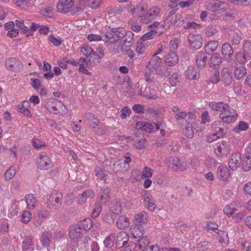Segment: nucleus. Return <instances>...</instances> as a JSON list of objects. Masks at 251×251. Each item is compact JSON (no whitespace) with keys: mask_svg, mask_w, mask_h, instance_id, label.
Returning <instances> with one entry per match:
<instances>
[{"mask_svg":"<svg viewBox=\"0 0 251 251\" xmlns=\"http://www.w3.org/2000/svg\"><path fill=\"white\" fill-rule=\"evenodd\" d=\"M148 5L145 2H140L136 5H131L128 7V11L134 18H140L142 22V18L146 13L148 10Z\"/></svg>","mask_w":251,"mask_h":251,"instance_id":"f03ea898","label":"nucleus"},{"mask_svg":"<svg viewBox=\"0 0 251 251\" xmlns=\"http://www.w3.org/2000/svg\"><path fill=\"white\" fill-rule=\"evenodd\" d=\"M148 215L147 212L142 211L136 214L134 216L135 224L142 226L147 223Z\"/></svg>","mask_w":251,"mask_h":251,"instance_id":"5701e85b","label":"nucleus"},{"mask_svg":"<svg viewBox=\"0 0 251 251\" xmlns=\"http://www.w3.org/2000/svg\"><path fill=\"white\" fill-rule=\"evenodd\" d=\"M208 106L213 111H219L220 113H224L229 106L227 103L223 102H211Z\"/></svg>","mask_w":251,"mask_h":251,"instance_id":"4be33fe9","label":"nucleus"},{"mask_svg":"<svg viewBox=\"0 0 251 251\" xmlns=\"http://www.w3.org/2000/svg\"><path fill=\"white\" fill-rule=\"evenodd\" d=\"M222 62V57L218 53H215L211 55L210 60V66L211 67L219 66Z\"/></svg>","mask_w":251,"mask_h":251,"instance_id":"4c0bfd02","label":"nucleus"},{"mask_svg":"<svg viewBox=\"0 0 251 251\" xmlns=\"http://www.w3.org/2000/svg\"><path fill=\"white\" fill-rule=\"evenodd\" d=\"M109 193L110 190L107 187L101 189L99 193V197L101 203L103 204L106 203L109 199Z\"/></svg>","mask_w":251,"mask_h":251,"instance_id":"72a5a7b5","label":"nucleus"},{"mask_svg":"<svg viewBox=\"0 0 251 251\" xmlns=\"http://www.w3.org/2000/svg\"><path fill=\"white\" fill-rule=\"evenodd\" d=\"M5 66L7 69L13 71H19L22 69L23 64L22 62L16 58L12 57L5 61Z\"/></svg>","mask_w":251,"mask_h":251,"instance_id":"ddd939ff","label":"nucleus"},{"mask_svg":"<svg viewBox=\"0 0 251 251\" xmlns=\"http://www.w3.org/2000/svg\"><path fill=\"white\" fill-rule=\"evenodd\" d=\"M179 81V75L176 73H173L169 78L170 84L172 86H175Z\"/></svg>","mask_w":251,"mask_h":251,"instance_id":"3c124183","label":"nucleus"},{"mask_svg":"<svg viewBox=\"0 0 251 251\" xmlns=\"http://www.w3.org/2000/svg\"><path fill=\"white\" fill-rule=\"evenodd\" d=\"M232 72L227 67L223 68L221 72V79L225 86H229L232 81Z\"/></svg>","mask_w":251,"mask_h":251,"instance_id":"4468645a","label":"nucleus"},{"mask_svg":"<svg viewBox=\"0 0 251 251\" xmlns=\"http://www.w3.org/2000/svg\"><path fill=\"white\" fill-rule=\"evenodd\" d=\"M237 115L236 110L229 106L224 113H220L219 117L224 123H230L237 119Z\"/></svg>","mask_w":251,"mask_h":251,"instance_id":"423d86ee","label":"nucleus"},{"mask_svg":"<svg viewBox=\"0 0 251 251\" xmlns=\"http://www.w3.org/2000/svg\"><path fill=\"white\" fill-rule=\"evenodd\" d=\"M129 231L131 236L134 239H136L143 236L144 232V228L142 226L135 225L130 227Z\"/></svg>","mask_w":251,"mask_h":251,"instance_id":"393cba45","label":"nucleus"},{"mask_svg":"<svg viewBox=\"0 0 251 251\" xmlns=\"http://www.w3.org/2000/svg\"><path fill=\"white\" fill-rule=\"evenodd\" d=\"M115 240V236L113 234L110 235L107 237L103 241L105 247L110 248L113 246L114 241Z\"/></svg>","mask_w":251,"mask_h":251,"instance_id":"13d9d810","label":"nucleus"},{"mask_svg":"<svg viewBox=\"0 0 251 251\" xmlns=\"http://www.w3.org/2000/svg\"><path fill=\"white\" fill-rule=\"evenodd\" d=\"M15 25L17 27L21 29V32L24 33L28 30V27L24 25V21L23 20H16Z\"/></svg>","mask_w":251,"mask_h":251,"instance_id":"4d7b16f0","label":"nucleus"},{"mask_svg":"<svg viewBox=\"0 0 251 251\" xmlns=\"http://www.w3.org/2000/svg\"><path fill=\"white\" fill-rule=\"evenodd\" d=\"M22 249L24 251L33 250V243L31 237L27 236L25 238L22 243Z\"/></svg>","mask_w":251,"mask_h":251,"instance_id":"473e14b6","label":"nucleus"},{"mask_svg":"<svg viewBox=\"0 0 251 251\" xmlns=\"http://www.w3.org/2000/svg\"><path fill=\"white\" fill-rule=\"evenodd\" d=\"M241 161V154L236 152L230 156L228 161V166L232 170H235L240 166Z\"/></svg>","mask_w":251,"mask_h":251,"instance_id":"dca6fc26","label":"nucleus"},{"mask_svg":"<svg viewBox=\"0 0 251 251\" xmlns=\"http://www.w3.org/2000/svg\"><path fill=\"white\" fill-rule=\"evenodd\" d=\"M216 175L222 180H227L230 177V172L226 166L220 165L217 168Z\"/></svg>","mask_w":251,"mask_h":251,"instance_id":"6ab92c4d","label":"nucleus"},{"mask_svg":"<svg viewBox=\"0 0 251 251\" xmlns=\"http://www.w3.org/2000/svg\"><path fill=\"white\" fill-rule=\"evenodd\" d=\"M159 123L160 122H137L136 128L139 129H141L146 132H153L157 131L159 129Z\"/></svg>","mask_w":251,"mask_h":251,"instance_id":"1a4fd4ad","label":"nucleus"},{"mask_svg":"<svg viewBox=\"0 0 251 251\" xmlns=\"http://www.w3.org/2000/svg\"><path fill=\"white\" fill-rule=\"evenodd\" d=\"M176 14L174 12L173 10L170 11L169 13L168 17L164 21L163 26L164 28H168L171 24L176 21Z\"/></svg>","mask_w":251,"mask_h":251,"instance_id":"c9c22d12","label":"nucleus"},{"mask_svg":"<svg viewBox=\"0 0 251 251\" xmlns=\"http://www.w3.org/2000/svg\"><path fill=\"white\" fill-rule=\"evenodd\" d=\"M62 194L55 190L49 196L48 205L53 207L55 209L58 208L62 205Z\"/></svg>","mask_w":251,"mask_h":251,"instance_id":"0eeeda50","label":"nucleus"},{"mask_svg":"<svg viewBox=\"0 0 251 251\" xmlns=\"http://www.w3.org/2000/svg\"><path fill=\"white\" fill-rule=\"evenodd\" d=\"M16 174V167L14 166H11L4 174L5 179L6 180L11 179Z\"/></svg>","mask_w":251,"mask_h":251,"instance_id":"8fccbe9b","label":"nucleus"},{"mask_svg":"<svg viewBox=\"0 0 251 251\" xmlns=\"http://www.w3.org/2000/svg\"><path fill=\"white\" fill-rule=\"evenodd\" d=\"M63 105V103L56 100H50L46 104L45 107L49 111L57 113L59 110V108Z\"/></svg>","mask_w":251,"mask_h":251,"instance_id":"aec40b11","label":"nucleus"},{"mask_svg":"<svg viewBox=\"0 0 251 251\" xmlns=\"http://www.w3.org/2000/svg\"><path fill=\"white\" fill-rule=\"evenodd\" d=\"M153 170L148 167H145L143 168L142 172V177L148 178L151 177L152 176Z\"/></svg>","mask_w":251,"mask_h":251,"instance_id":"bf43d9fd","label":"nucleus"},{"mask_svg":"<svg viewBox=\"0 0 251 251\" xmlns=\"http://www.w3.org/2000/svg\"><path fill=\"white\" fill-rule=\"evenodd\" d=\"M31 218V213L27 211H24L22 215V221L23 223H28Z\"/></svg>","mask_w":251,"mask_h":251,"instance_id":"774afa93","label":"nucleus"},{"mask_svg":"<svg viewBox=\"0 0 251 251\" xmlns=\"http://www.w3.org/2000/svg\"><path fill=\"white\" fill-rule=\"evenodd\" d=\"M188 163L185 159L173 157L170 158L167 165L174 171H184L187 168Z\"/></svg>","mask_w":251,"mask_h":251,"instance_id":"7ed1b4c3","label":"nucleus"},{"mask_svg":"<svg viewBox=\"0 0 251 251\" xmlns=\"http://www.w3.org/2000/svg\"><path fill=\"white\" fill-rule=\"evenodd\" d=\"M185 77L189 79H196L198 78L197 71L192 66H189L184 73Z\"/></svg>","mask_w":251,"mask_h":251,"instance_id":"e433bc0d","label":"nucleus"},{"mask_svg":"<svg viewBox=\"0 0 251 251\" xmlns=\"http://www.w3.org/2000/svg\"><path fill=\"white\" fill-rule=\"evenodd\" d=\"M13 3L22 9L26 10L31 6V0H12Z\"/></svg>","mask_w":251,"mask_h":251,"instance_id":"f704fd0d","label":"nucleus"},{"mask_svg":"<svg viewBox=\"0 0 251 251\" xmlns=\"http://www.w3.org/2000/svg\"><path fill=\"white\" fill-rule=\"evenodd\" d=\"M179 40L177 39H174L171 40L169 44V49L171 52H175L178 47Z\"/></svg>","mask_w":251,"mask_h":251,"instance_id":"e2e57ef3","label":"nucleus"},{"mask_svg":"<svg viewBox=\"0 0 251 251\" xmlns=\"http://www.w3.org/2000/svg\"><path fill=\"white\" fill-rule=\"evenodd\" d=\"M246 74V69L244 66L236 67L234 72V77L237 80L242 78Z\"/></svg>","mask_w":251,"mask_h":251,"instance_id":"a19ab883","label":"nucleus"},{"mask_svg":"<svg viewBox=\"0 0 251 251\" xmlns=\"http://www.w3.org/2000/svg\"><path fill=\"white\" fill-rule=\"evenodd\" d=\"M109 210L113 212L116 215H119L121 212L120 202L118 201H113Z\"/></svg>","mask_w":251,"mask_h":251,"instance_id":"c03bdc74","label":"nucleus"},{"mask_svg":"<svg viewBox=\"0 0 251 251\" xmlns=\"http://www.w3.org/2000/svg\"><path fill=\"white\" fill-rule=\"evenodd\" d=\"M164 60L168 66H174L178 62V57L175 52H171L164 56Z\"/></svg>","mask_w":251,"mask_h":251,"instance_id":"412c9836","label":"nucleus"},{"mask_svg":"<svg viewBox=\"0 0 251 251\" xmlns=\"http://www.w3.org/2000/svg\"><path fill=\"white\" fill-rule=\"evenodd\" d=\"M233 52V49L230 44L225 43L223 45L221 53L225 59H229L232 56Z\"/></svg>","mask_w":251,"mask_h":251,"instance_id":"bb28decb","label":"nucleus"},{"mask_svg":"<svg viewBox=\"0 0 251 251\" xmlns=\"http://www.w3.org/2000/svg\"><path fill=\"white\" fill-rule=\"evenodd\" d=\"M150 69L154 71L155 73L164 77H168L171 75L167 67L163 64L162 59L158 56L152 55L149 62Z\"/></svg>","mask_w":251,"mask_h":251,"instance_id":"f257e3e1","label":"nucleus"},{"mask_svg":"<svg viewBox=\"0 0 251 251\" xmlns=\"http://www.w3.org/2000/svg\"><path fill=\"white\" fill-rule=\"evenodd\" d=\"M216 233L219 236V242L225 243L228 241V237L226 232L223 230H218Z\"/></svg>","mask_w":251,"mask_h":251,"instance_id":"5fc2aeb1","label":"nucleus"},{"mask_svg":"<svg viewBox=\"0 0 251 251\" xmlns=\"http://www.w3.org/2000/svg\"><path fill=\"white\" fill-rule=\"evenodd\" d=\"M212 127L214 133L220 138L224 137L227 131L226 126L222 121L214 122L212 124Z\"/></svg>","mask_w":251,"mask_h":251,"instance_id":"2eb2a0df","label":"nucleus"},{"mask_svg":"<svg viewBox=\"0 0 251 251\" xmlns=\"http://www.w3.org/2000/svg\"><path fill=\"white\" fill-rule=\"evenodd\" d=\"M116 224L119 229H125L129 226V220L125 216H121L119 217Z\"/></svg>","mask_w":251,"mask_h":251,"instance_id":"7c9ffc66","label":"nucleus"},{"mask_svg":"<svg viewBox=\"0 0 251 251\" xmlns=\"http://www.w3.org/2000/svg\"><path fill=\"white\" fill-rule=\"evenodd\" d=\"M235 58L237 61H238L241 64H245L247 60V55L242 52L236 54Z\"/></svg>","mask_w":251,"mask_h":251,"instance_id":"6e6d98bb","label":"nucleus"},{"mask_svg":"<svg viewBox=\"0 0 251 251\" xmlns=\"http://www.w3.org/2000/svg\"><path fill=\"white\" fill-rule=\"evenodd\" d=\"M156 34L157 32L156 31L151 30L143 35L141 37V39L143 41H145L148 39H152L154 36V35Z\"/></svg>","mask_w":251,"mask_h":251,"instance_id":"338daca9","label":"nucleus"},{"mask_svg":"<svg viewBox=\"0 0 251 251\" xmlns=\"http://www.w3.org/2000/svg\"><path fill=\"white\" fill-rule=\"evenodd\" d=\"M75 4L74 0H59L57 4V9L59 12L66 14L70 11Z\"/></svg>","mask_w":251,"mask_h":251,"instance_id":"f8f14e48","label":"nucleus"},{"mask_svg":"<svg viewBox=\"0 0 251 251\" xmlns=\"http://www.w3.org/2000/svg\"><path fill=\"white\" fill-rule=\"evenodd\" d=\"M188 41L191 49L193 50L200 49L202 45V38L199 34H189Z\"/></svg>","mask_w":251,"mask_h":251,"instance_id":"6e6552de","label":"nucleus"},{"mask_svg":"<svg viewBox=\"0 0 251 251\" xmlns=\"http://www.w3.org/2000/svg\"><path fill=\"white\" fill-rule=\"evenodd\" d=\"M95 196V193L91 190H87L83 193L79 194L77 197L78 202L82 204L86 202L88 199H92Z\"/></svg>","mask_w":251,"mask_h":251,"instance_id":"a878e982","label":"nucleus"},{"mask_svg":"<svg viewBox=\"0 0 251 251\" xmlns=\"http://www.w3.org/2000/svg\"><path fill=\"white\" fill-rule=\"evenodd\" d=\"M82 229L79 225L75 224L69 227V235L73 240H75L80 237Z\"/></svg>","mask_w":251,"mask_h":251,"instance_id":"a211bd4d","label":"nucleus"},{"mask_svg":"<svg viewBox=\"0 0 251 251\" xmlns=\"http://www.w3.org/2000/svg\"><path fill=\"white\" fill-rule=\"evenodd\" d=\"M92 221L91 219L87 218L81 221L77 225H79L82 229L85 230H88L90 229L92 225Z\"/></svg>","mask_w":251,"mask_h":251,"instance_id":"a18cd8bd","label":"nucleus"},{"mask_svg":"<svg viewBox=\"0 0 251 251\" xmlns=\"http://www.w3.org/2000/svg\"><path fill=\"white\" fill-rule=\"evenodd\" d=\"M27 208L28 209H33L37 205V201L32 194L27 195L25 197Z\"/></svg>","mask_w":251,"mask_h":251,"instance_id":"cd10ccee","label":"nucleus"},{"mask_svg":"<svg viewBox=\"0 0 251 251\" xmlns=\"http://www.w3.org/2000/svg\"><path fill=\"white\" fill-rule=\"evenodd\" d=\"M249 128V125L247 123L240 121L238 125H237L234 128L233 131L236 133H240L241 131H245Z\"/></svg>","mask_w":251,"mask_h":251,"instance_id":"49530a36","label":"nucleus"},{"mask_svg":"<svg viewBox=\"0 0 251 251\" xmlns=\"http://www.w3.org/2000/svg\"><path fill=\"white\" fill-rule=\"evenodd\" d=\"M77 247V241L72 240L63 249L62 251H76Z\"/></svg>","mask_w":251,"mask_h":251,"instance_id":"09e8293b","label":"nucleus"},{"mask_svg":"<svg viewBox=\"0 0 251 251\" xmlns=\"http://www.w3.org/2000/svg\"><path fill=\"white\" fill-rule=\"evenodd\" d=\"M129 239L127 233L125 231L120 232L117 237L116 246L118 248H121L126 245Z\"/></svg>","mask_w":251,"mask_h":251,"instance_id":"b1692460","label":"nucleus"},{"mask_svg":"<svg viewBox=\"0 0 251 251\" xmlns=\"http://www.w3.org/2000/svg\"><path fill=\"white\" fill-rule=\"evenodd\" d=\"M161 9L156 5H154L146 11L145 16L142 18V23L148 24L152 20L155 19L160 14Z\"/></svg>","mask_w":251,"mask_h":251,"instance_id":"39448f33","label":"nucleus"},{"mask_svg":"<svg viewBox=\"0 0 251 251\" xmlns=\"http://www.w3.org/2000/svg\"><path fill=\"white\" fill-rule=\"evenodd\" d=\"M116 215L110 210L104 212L102 214V219L103 221L109 224H113Z\"/></svg>","mask_w":251,"mask_h":251,"instance_id":"2f4dec72","label":"nucleus"},{"mask_svg":"<svg viewBox=\"0 0 251 251\" xmlns=\"http://www.w3.org/2000/svg\"><path fill=\"white\" fill-rule=\"evenodd\" d=\"M229 6V5L227 2L219 0L212 1L206 4L207 9L211 11H216L219 10L225 11L228 9Z\"/></svg>","mask_w":251,"mask_h":251,"instance_id":"9d476101","label":"nucleus"},{"mask_svg":"<svg viewBox=\"0 0 251 251\" xmlns=\"http://www.w3.org/2000/svg\"><path fill=\"white\" fill-rule=\"evenodd\" d=\"M219 44L218 41H210L205 46V50L208 53L214 52L216 50Z\"/></svg>","mask_w":251,"mask_h":251,"instance_id":"ea45409f","label":"nucleus"},{"mask_svg":"<svg viewBox=\"0 0 251 251\" xmlns=\"http://www.w3.org/2000/svg\"><path fill=\"white\" fill-rule=\"evenodd\" d=\"M101 211V206L99 203H96L95 207L93 209L92 214V217L93 218H97L100 215V213Z\"/></svg>","mask_w":251,"mask_h":251,"instance_id":"0e129e2a","label":"nucleus"},{"mask_svg":"<svg viewBox=\"0 0 251 251\" xmlns=\"http://www.w3.org/2000/svg\"><path fill=\"white\" fill-rule=\"evenodd\" d=\"M95 173L96 176L100 179L106 181V176L107 174L100 167H96L95 169Z\"/></svg>","mask_w":251,"mask_h":251,"instance_id":"603ef678","label":"nucleus"},{"mask_svg":"<svg viewBox=\"0 0 251 251\" xmlns=\"http://www.w3.org/2000/svg\"><path fill=\"white\" fill-rule=\"evenodd\" d=\"M150 243L149 239L147 236H141L138 239V245L140 248H145Z\"/></svg>","mask_w":251,"mask_h":251,"instance_id":"052dcab7","label":"nucleus"},{"mask_svg":"<svg viewBox=\"0 0 251 251\" xmlns=\"http://www.w3.org/2000/svg\"><path fill=\"white\" fill-rule=\"evenodd\" d=\"M242 167L246 172L251 169V154L248 155L245 157L242 162Z\"/></svg>","mask_w":251,"mask_h":251,"instance_id":"37998d69","label":"nucleus"},{"mask_svg":"<svg viewBox=\"0 0 251 251\" xmlns=\"http://www.w3.org/2000/svg\"><path fill=\"white\" fill-rule=\"evenodd\" d=\"M206 60L207 57L204 52H199L196 56V63L200 69H202L205 66Z\"/></svg>","mask_w":251,"mask_h":251,"instance_id":"c85d7f7f","label":"nucleus"},{"mask_svg":"<svg viewBox=\"0 0 251 251\" xmlns=\"http://www.w3.org/2000/svg\"><path fill=\"white\" fill-rule=\"evenodd\" d=\"M41 243L43 247L46 248L49 251V248L53 244V237L51 232L44 231L41 237Z\"/></svg>","mask_w":251,"mask_h":251,"instance_id":"f3484780","label":"nucleus"},{"mask_svg":"<svg viewBox=\"0 0 251 251\" xmlns=\"http://www.w3.org/2000/svg\"><path fill=\"white\" fill-rule=\"evenodd\" d=\"M229 2L236 5L243 6H251V0H229Z\"/></svg>","mask_w":251,"mask_h":251,"instance_id":"864d4df0","label":"nucleus"},{"mask_svg":"<svg viewBox=\"0 0 251 251\" xmlns=\"http://www.w3.org/2000/svg\"><path fill=\"white\" fill-rule=\"evenodd\" d=\"M38 168L41 170H47L52 168L53 162L45 153L40 154L36 161Z\"/></svg>","mask_w":251,"mask_h":251,"instance_id":"20e7f679","label":"nucleus"},{"mask_svg":"<svg viewBox=\"0 0 251 251\" xmlns=\"http://www.w3.org/2000/svg\"><path fill=\"white\" fill-rule=\"evenodd\" d=\"M235 203H231L224 207V212L228 217H234L235 212L238 210V209L235 207Z\"/></svg>","mask_w":251,"mask_h":251,"instance_id":"c756f323","label":"nucleus"},{"mask_svg":"<svg viewBox=\"0 0 251 251\" xmlns=\"http://www.w3.org/2000/svg\"><path fill=\"white\" fill-rule=\"evenodd\" d=\"M122 162H120V161L113 160L111 162L110 168L112 171L114 172H118L121 171L122 168Z\"/></svg>","mask_w":251,"mask_h":251,"instance_id":"de8ad7c7","label":"nucleus"},{"mask_svg":"<svg viewBox=\"0 0 251 251\" xmlns=\"http://www.w3.org/2000/svg\"><path fill=\"white\" fill-rule=\"evenodd\" d=\"M184 132L186 136L189 138H192L194 136V131L191 126L189 124L186 126L184 129Z\"/></svg>","mask_w":251,"mask_h":251,"instance_id":"680f3d73","label":"nucleus"},{"mask_svg":"<svg viewBox=\"0 0 251 251\" xmlns=\"http://www.w3.org/2000/svg\"><path fill=\"white\" fill-rule=\"evenodd\" d=\"M133 33L131 31L126 32L124 39V43L132 44L133 40Z\"/></svg>","mask_w":251,"mask_h":251,"instance_id":"69168bd1","label":"nucleus"},{"mask_svg":"<svg viewBox=\"0 0 251 251\" xmlns=\"http://www.w3.org/2000/svg\"><path fill=\"white\" fill-rule=\"evenodd\" d=\"M120 49L123 54L126 55L130 58H132L135 55L133 51L131 50L129 47L126 45L125 43H124V44L122 45Z\"/></svg>","mask_w":251,"mask_h":251,"instance_id":"79ce46f5","label":"nucleus"},{"mask_svg":"<svg viewBox=\"0 0 251 251\" xmlns=\"http://www.w3.org/2000/svg\"><path fill=\"white\" fill-rule=\"evenodd\" d=\"M229 143L226 141H222V142H218L216 144L215 153L217 156L222 157L229 153Z\"/></svg>","mask_w":251,"mask_h":251,"instance_id":"9b49d317","label":"nucleus"},{"mask_svg":"<svg viewBox=\"0 0 251 251\" xmlns=\"http://www.w3.org/2000/svg\"><path fill=\"white\" fill-rule=\"evenodd\" d=\"M81 52L83 55L86 56L87 58L90 57V56H94L95 58H98V53L94 51L92 48L89 46L84 47L81 48Z\"/></svg>","mask_w":251,"mask_h":251,"instance_id":"58836bf2","label":"nucleus"}]
</instances>
